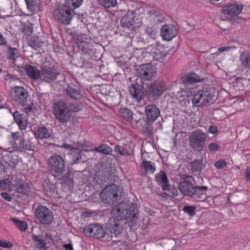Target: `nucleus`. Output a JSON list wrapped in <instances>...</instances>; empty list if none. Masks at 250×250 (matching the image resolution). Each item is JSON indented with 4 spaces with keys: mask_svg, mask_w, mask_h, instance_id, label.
<instances>
[{
    "mask_svg": "<svg viewBox=\"0 0 250 250\" xmlns=\"http://www.w3.org/2000/svg\"><path fill=\"white\" fill-rule=\"evenodd\" d=\"M143 58L151 57L152 60H163L167 56L166 50L162 45L155 43L144 48L142 52Z\"/></svg>",
    "mask_w": 250,
    "mask_h": 250,
    "instance_id": "obj_13",
    "label": "nucleus"
},
{
    "mask_svg": "<svg viewBox=\"0 0 250 250\" xmlns=\"http://www.w3.org/2000/svg\"><path fill=\"white\" fill-rule=\"evenodd\" d=\"M69 155L71 158L70 164L71 165L84 163V161L82 160L83 152L81 149L76 148H72Z\"/></svg>",
    "mask_w": 250,
    "mask_h": 250,
    "instance_id": "obj_30",
    "label": "nucleus"
},
{
    "mask_svg": "<svg viewBox=\"0 0 250 250\" xmlns=\"http://www.w3.org/2000/svg\"><path fill=\"white\" fill-rule=\"evenodd\" d=\"M111 213L112 218L121 222L129 218L126 222L131 227L137 226L139 223L138 208L128 200L123 201L115 206Z\"/></svg>",
    "mask_w": 250,
    "mask_h": 250,
    "instance_id": "obj_2",
    "label": "nucleus"
},
{
    "mask_svg": "<svg viewBox=\"0 0 250 250\" xmlns=\"http://www.w3.org/2000/svg\"><path fill=\"white\" fill-rule=\"evenodd\" d=\"M37 142L38 140L36 138H31L27 140L23 138L18 143H16L15 148L20 152L24 150L34 151L36 148Z\"/></svg>",
    "mask_w": 250,
    "mask_h": 250,
    "instance_id": "obj_23",
    "label": "nucleus"
},
{
    "mask_svg": "<svg viewBox=\"0 0 250 250\" xmlns=\"http://www.w3.org/2000/svg\"><path fill=\"white\" fill-rule=\"evenodd\" d=\"M164 194L170 197H176L178 195V189L174 186L169 185L168 189L164 191Z\"/></svg>",
    "mask_w": 250,
    "mask_h": 250,
    "instance_id": "obj_47",
    "label": "nucleus"
},
{
    "mask_svg": "<svg viewBox=\"0 0 250 250\" xmlns=\"http://www.w3.org/2000/svg\"><path fill=\"white\" fill-rule=\"evenodd\" d=\"M4 161L10 166L14 170L19 163V156L13 152H10L3 157Z\"/></svg>",
    "mask_w": 250,
    "mask_h": 250,
    "instance_id": "obj_31",
    "label": "nucleus"
},
{
    "mask_svg": "<svg viewBox=\"0 0 250 250\" xmlns=\"http://www.w3.org/2000/svg\"><path fill=\"white\" fill-rule=\"evenodd\" d=\"M40 71L36 66L26 64L24 70L27 75L34 80L41 78V81L53 83L61 74V69L58 63L51 58L46 59Z\"/></svg>",
    "mask_w": 250,
    "mask_h": 250,
    "instance_id": "obj_1",
    "label": "nucleus"
},
{
    "mask_svg": "<svg viewBox=\"0 0 250 250\" xmlns=\"http://www.w3.org/2000/svg\"><path fill=\"white\" fill-rule=\"evenodd\" d=\"M190 169L194 175H199L201 171L205 168L206 164L204 163L202 158L195 159L189 163Z\"/></svg>",
    "mask_w": 250,
    "mask_h": 250,
    "instance_id": "obj_29",
    "label": "nucleus"
},
{
    "mask_svg": "<svg viewBox=\"0 0 250 250\" xmlns=\"http://www.w3.org/2000/svg\"><path fill=\"white\" fill-rule=\"evenodd\" d=\"M70 111L74 112H78L81 111L82 108L80 105L78 104H70Z\"/></svg>",
    "mask_w": 250,
    "mask_h": 250,
    "instance_id": "obj_58",
    "label": "nucleus"
},
{
    "mask_svg": "<svg viewBox=\"0 0 250 250\" xmlns=\"http://www.w3.org/2000/svg\"><path fill=\"white\" fill-rule=\"evenodd\" d=\"M93 150L106 155H111L113 151L112 148L105 144H103L98 147H94Z\"/></svg>",
    "mask_w": 250,
    "mask_h": 250,
    "instance_id": "obj_40",
    "label": "nucleus"
},
{
    "mask_svg": "<svg viewBox=\"0 0 250 250\" xmlns=\"http://www.w3.org/2000/svg\"><path fill=\"white\" fill-rule=\"evenodd\" d=\"M227 165V163L225 160H218L216 161L214 166L217 169H222Z\"/></svg>",
    "mask_w": 250,
    "mask_h": 250,
    "instance_id": "obj_57",
    "label": "nucleus"
},
{
    "mask_svg": "<svg viewBox=\"0 0 250 250\" xmlns=\"http://www.w3.org/2000/svg\"><path fill=\"white\" fill-rule=\"evenodd\" d=\"M156 29H152V28H147L146 29V33L152 39L156 38V34L157 33Z\"/></svg>",
    "mask_w": 250,
    "mask_h": 250,
    "instance_id": "obj_59",
    "label": "nucleus"
},
{
    "mask_svg": "<svg viewBox=\"0 0 250 250\" xmlns=\"http://www.w3.org/2000/svg\"><path fill=\"white\" fill-rule=\"evenodd\" d=\"M154 180L157 185L161 187L163 191L168 189L169 180L167 173L163 170H160L155 175Z\"/></svg>",
    "mask_w": 250,
    "mask_h": 250,
    "instance_id": "obj_26",
    "label": "nucleus"
},
{
    "mask_svg": "<svg viewBox=\"0 0 250 250\" xmlns=\"http://www.w3.org/2000/svg\"><path fill=\"white\" fill-rule=\"evenodd\" d=\"M140 167L141 171H142L143 169H144L145 174L147 173L152 174L156 170L155 163L151 161H146L145 159L140 164Z\"/></svg>",
    "mask_w": 250,
    "mask_h": 250,
    "instance_id": "obj_34",
    "label": "nucleus"
},
{
    "mask_svg": "<svg viewBox=\"0 0 250 250\" xmlns=\"http://www.w3.org/2000/svg\"><path fill=\"white\" fill-rule=\"evenodd\" d=\"M66 96L74 100L79 101L82 100L85 93L81 84L70 83L67 84L65 87Z\"/></svg>",
    "mask_w": 250,
    "mask_h": 250,
    "instance_id": "obj_20",
    "label": "nucleus"
},
{
    "mask_svg": "<svg viewBox=\"0 0 250 250\" xmlns=\"http://www.w3.org/2000/svg\"><path fill=\"white\" fill-rule=\"evenodd\" d=\"M145 83L138 77H132L128 81V90L131 97L137 102L144 99L146 95Z\"/></svg>",
    "mask_w": 250,
    "mask_h": 250,
    "instance_id": "obj_6",
    "label": "nucleus"
},
{
    "mask_svg": "<svg viewBox=\"0 0 250 250\" xmlns=\"http://www.w3.org/2000/svg\"><path fill=\"white\" fill-rule=\"evenodd\" d=\"M105 229L100 224H96L95 231H94V234H93V238L105 241H111L112 237L110 236V234H107Z\"/></svg>",
    "mask_w": 250,
    "mask_h": 250,
    "instance_id": "obj_27",
    "label": "nucleus"
},
{
    "mask_svg": "<svg viewBox=\"0 0 250 250\" xmlns=\"http://www.w3.org/2000/svg\"><path fill=\"white\" fill-rule=\"evenodd\" d=\"M130 123H134L137 126L144 125L143 116L140 115V117H138L136 114L133 113L131 117V122Z\"/></svg>",
    "mask_w": 250,
    "mask_h": 250,
    "instance_id": "obj_51",
    "label": "nucleus"
},
{
    "mask_svg": "<svg viewBox=\"0 0 250 250\" xmlns=\"http://www.w3.org/2000/svg\"><path fill=\"white\" fill-rule=\"evenodd\" d=\"M196 208L194 206H185L182 208V210L184 211L185 213H187L189 216L191 217L193 216L195 214V210Z\"/></svg>",
    "mask_w": 250,
    "mask_h": 250,
    "instance_id": "obj_50",
    "label": "nucleus"
},
{
    "mask_svg": "<svg viewBox=\"0 0 250 250\" xmlns=\"http://www.w3.org/2000/svg\"><path fill=\"white\" fill-rule=\"evenodd\" d=\"M21 32L24 35L28 36L33 32V26L31 23H27L21 28Z\"/></svg>",
    "mask_w": 250,
    "mask_h": 250,
    "instance_id": "obj_49",
    "label": "nucleus"
},
{
    "mask_svg": "<svg viewBox=\"0 0 250 250\" xmlns=\"http://www.w3.org/2000/svg\"><path fill=\"white\" fill-rule=\"evenodd\" d=\"M48 166L53 175L65 172V162L63 156L53 155L48 160Z\"/></svg>",
    "mask_w": 250,
    "mask_h": 250,
    "instance_id": "obj_18",
    "label": "nucleus"
},
{
    "mask_svg": "<svg viewBox=\"0 0 250 250\" xmlns=\"http://www.w3.org/2000/svg\"><path fill=\"white\" fill-rule=\"evenodd\" d=\"M221 146L215 142L209 143L208 145V149L209 152H213L218 150L220 148Z\"/></svg>",
    "mask_w": 250,
    "mask_h": 250,
    "instance_id": "obj_52",
    "label": "nucleus"
},
{
    "mask_svg": "<svg viewBox=\"0 0 250 250\" xmlns=\"http://www.w3.org/2000/svg\"><path fill=\"white\" fill-rule=\"evenodd\" d=\"M123 227L124 225L121 222L114 218L111 217L107 221L105 229H107L109 232H107V234H110L112 238L113 236L118 238L123 231Z\"/></svg>",
    "mask_w": 250,
    "mask_h": 250,
    "instance_id": "obj_21",
    "label": "nucleus"
},
{
    "mask_svg": "<svg viewBox=\"0 0 250 250\" xmlns=\"http://www.w3.org/2000/svg\"><path fill=\"white\" fill-rule=\"evenodd\" d=\"M43 191L48 196H52L57 191V186L55 184L50 182L48 178H45L44 181Z\"/></svg>",
    "mask_w": 250,
    "mask_h": 250,
    "instance_id": "obj_33",
    "label": "nucleus"
},
{
    "mask_svg": "<svg viewBox=\"0 0 250 250\" xmlns=\"http://www.w3.org/2000/svg\"><path fill=\"white\" fill-rule=\"evenodd\" d=\"M145 85V97L151 103H154L159 100L167 90L165 83L158 79L153 82H146Z\"/></svg>",
    "mask_w": 250,
    "mask_h": 250,
    "instance_id": "obj_4",
    "label": "nucleus"
},
{
    "mask_svg": "<svg viewBox=\"0 0 250 250\" xmlns=\"http://www.w3.org/2000/svg\"><path fill=\"white\" fill-rule=\"evenodd\" d=\"M120 116L125 121L131 122V117L133 116L132 111L128 108H122L119 110Z\"/></svg>",
    "mask_w": 250,
    "mask_h": 250,
    "instance_id": "obj_39",
    "label": "nucleus"
},
{
    "mask_svg": "<svg viewBox=\"0 0 250 250\" xmlns=\"http://www.w3.org/2000/svg\"><path fill=\"white\" fill-rule=\"evenodd\" d=\"M96 224H90L83 228V232L87 237H92L95 229Z\"/></svg>",
    "mask_w": 250,
    "mask_h": 250,
    "instance_id": "obj_46",
    "label": "nucleus"
},
{
    "mask_svg": "<svg viewBox=\"0 0 250 250\" xmlns=\"http://www.w3.org/2000/svg\"><path fill=\"white\" fill-rule=\"evenodd\" d=\"M53 112L58 122L64 125L72 119V113L66 102L61 100L53 104Z\"/></svg>",
    "mask_w": 250,
    "mask_h": 250,
    "instance_id": "obj_5",
    "label": "nucleus"
},
{
    "mask_svg": "<svg viewBox=\"0 0 250 250\" xmlns=\"http://www.w3.org/2000/svg\"><path fill=\"white\" fill-rule=\"evenodd\" d=\"M157 68L151 63L134 65V77L140 79L142 82H148L154 79L157 74Z\"/></svg>",
    "mask_w": 250,
    "mask_h": 250,
    "instance_id": "obj_7",
    "label": "nucleus"
},
{
    "mask_svg": "<svg viewBox=\"0 0 250 250\" xmlns=\"http://www.w3.org/2000/svg\"><path fill=\"white\" fill-rule=\"evenodd\" d=\"M229 21L231 22L232 24L236 25L237 24H242L244 21V20L242 17H236L230 19Z\"/></svg>",
    "mask_w": 250,
    "mask_h": 250,
    "instance_id": "obj_55",
    "label": "nucleus"
},
{
    "mask_svg": "<svg viewBox=\"0 0 250 250\" xmlns=\"http://www.w3.org/2000/svg\"><path fill=\"white\" fill-rule=\"evenodd\" d=\"M4 78L6 80H8L10 79H16V80H19V76L18 75L16 74H10L9 72H7L5 73V74L3 76Z\"/></svg>",
    "mask_w": 250,
    "mask_h": 250,
    "instance_id": "obj_56",
    "label": "nucleus"
},
{
    "mask_svg": "<svg viewBox=\"0 0 250 250\" xmlns=\"http://www.w3.org/2000/svg\"><path fill=\"white\" fill-rule=\"evenodd\" d=\"M115 152L120 154V155H125V148L121 146L116 145L114 148Z\"/></svg>",
    "mask_w": 250,
    "mask_h": 250,
    "instance_id": "obj_53",
    "label": "nucleus"
},
{
    "mask_svg": "<svg viewBox=\"0 0 250 250\" xmlns=\"http://www.w3.org/2000/svg\"><path fill=\"white\" fill-rule=\"evenodd\" d=\"M139 115L143 116L144 125L148 129L160 115V111L155 104H150L145 106L144 113L140 112Z\"/></svg>",
    "mask_w": 250,
    "mask_h": 250,
    "instance_id": "obj_14",
    "label": "nucleus"
},
{
    "mask_svg": "<svg viewBox=\"0 0 250 250\" xmlns=\"http://www.w3.org/2000/svg\"><path fill=\"white\" fill-rule=\"evenodd\" d=\"M31 238L37 250H48L49 246L47 245L50 244L49 240L52 236L45 230L42 231L41 234L38 235L32 234Z\"/></svg>",
    "mask_w": 250,
    "mask_h": 250,
    "instance_id": "obj_19",
    "label": "nucleus"
},
{
    "mask_svg": "<svg viewBox=\"0 0 250 250\" xmlns=\"http://www.w3.org/2000/svg\"><path fill=\"white\" fill-rule=\"evenodd\" d=\"M243 6L244 5L242 3L234 1L224 6L222 9V11L225 15L230 16L238 15L242 11Z\"/></svg>",
    "mask_w": 250,
    "mask_h": 250,
    "instance_id": "obj_25",
    "label": "nucleus"
},
{
    "mask_svg": "<svg viewBox=\"0 0 250 250\" xmlns=\"http://www.w3.org/2000/svg\"><path fill=\"white\" fill-rule=\"evenodd\" d=\"M246 179L250 181V168H247L246 170Z\"/></svg>",
    "mask_w": 250,
    "mask_h": 250,
    "instance_id": "obj_64",
    "label": "nucleus"
},
{
    "mask_svg": "<svg viewBox=\"0 0 250 250\" xmlns=\"http://www.w3.org/2000/svg\"><path fill=\"white\" fill-rule=\"evenodd\" d=\"M144 10L142 7L136 8L134 10H128L126 14L123 16L121 20L120 23L121 26L125 30H131L134 28L133 26L136 23L135 19H138V16L140 14H143Z\"/></svg>",
    "mask_w": 250,
    "mask_h": 250,
    "instance_id": "obj_15",
    "label": "nucleus"
},
{
    "mask_svg": "<svg viewBox=\"0 0 250 250\" xmlns=\"http://www.w3.org/2000/svg\"><path fill=\"white\" fill-rule=\"evenodd\" d=\"M10 219L21 231L25 232L27 229V224L26 222L15 218H11Z\"/></svg>",
    "mask_w": 250,
    "mask_h": 250,
    "instance_id": "obj_44",
    "label": "nucleus"
},
{
    "mask_svg": "<svg viewBox=\"0 0 250 250\" xmlns=\"http://www.w3.org/2000/svg\"><path fill=\"white\" fill-rule=\"evenodd\" d=\"M214 89L211 87L204 88L195 94L192 99L194 106L202 107L212 104L214 101Z\"/></svg>",
    "mask_w": 250,
    "mask_h": 250,
    "instance_id": "obj_9",
    "label": "nucleus"
},
{
    "mask_svg": "<svg viewBox=\"0 0 250 250\" xmlns=\"http://www.w3.org/2000/svg\"><path fill=\"white\" fill-rule=\"evenodd\" d=\"M78 51L82 55L91 56L92 54V45L86 42H82L78 46Z\"/></svg>",
    "mask_w": 250,
    "mask_h": 250,
    "instance_id": "obj_36",
    "label": "nucleus"
},
{
    "mask_svg": "<svg viewBox=\"0 0 250 250\" xmlns=\"http://www.w3.org/2000/svg\"><path fill=\"white\" fill-rule=\"evenodd\" d=\"M54 178L58 180L61 181V184L64 188H66L69 189L74 187V175L72 172L69 169L66 172H62L54 175Z\"/></svg>",
    "mask_w": 250,
    "mask_h": 250,
    "instance_id": "obj_22",
    "label": "nucleus"
},
{
    "mask_svg": "<svg viewBox=\"0 0 250 250\" xmlns=\"http://www.w3.org/2000/svg\"><path fill=\"white\" fill-rule=\"evenodd\" d=\"M241 62V65L242 68L250 69V51L242 52L239 57Z\"/></svg>",
    "mask_w": 250,
    "mask_h": 250,
    "instance_id": "obj_37",
    "label": "nucleus"
},
{
    "mask_svg": "<svg viewBox=\"0 0 250 250\" xmlns=\"http://www.w3.org/2000/svg\"><path fill=\"white\" fill-rule=\"evenodd\" d=\"M150 14L155 15V18L154 20L158 21V22L161 21L163 20V16L162 15L160 14L158 12H156L154 10L150 11Z\"/></svg>",
    "mask_w": 250,
    "mask_h": 250,
    "instance_id": "obj_54",
    "label": "nucleus"
},
{
    "mask_svg": "<svg viewBox=\"0 0 250 250\" xmlns=\"http://www.w3.org/2000/svg\"><path fill=\"white\" fill-rule=\"evenodd\" d=\"M74 11L72 9L67 8L63 4L55 8L53 11V17L58 23L63 25H69L70 24L74 15Z\"/></svg>",
    "mask_w": 250,
    "mask_h": 250,
    "instance_id": "obj_12",
    "label": "nucleus"
},
{
    "mask_svg": "<svg viewBox=\"0 0 250 250\" xmlns=\"http://www.w3.org/2000/svg\"><path fill=\"white\" fill-rule=\"evenodd\" d=\"M35 137L40 139H46L50 137L51 134L48 129L43 125L40 124L35 130Z\"/></svg>",
    "mask_w": 250,
    "mask_h": 250,
    "instance_id": "obj_32",
    "label": "nucleus"
},
{
    "mask_svg": "<svg viewBox=\"0 0 250 250\" xmlns=\"http://www.w3.org/2000/svg\"><path fill=\"white\" fill-rule=\"evenodd\" d=\"M17 191L21 195L29 196L31 194L30 187L28 184L24 183L19 184L17 186Z\"/></svg>",
    "mask_w": 250,
    "mask_h": 250,
    "instance_id": "obj_38",
    "label": "nucleus"
},
{
    "mask_svg": "<svg viewBox=\"0 0 250 250\" xmlns=\"http://www.w3.org/2000/svg\"><path fill=\"white\" fill-rule=\"evenodd\" d=\"M41 38L35 35H32L28 41V44L33 49L36 50H40L43 44Z\"/></svg>",
    "mask_w": 250,
    "mask_h": 250,
    "instance_id": "obj_35",
    "label": "nucleus"
},
{
    "mask_svg": "<svg viewBox=\"0 0 250 250\" xmlns=\"http://www.w3.org/2000/svg\"><path fill=\"white\" fill-rule=\"evenodd\" d=\"M188 177L190 176L183 174L178 183V188L181 194L184 196H188L191 199L205 198L206 196L205 191L208 190V187L203 186H194L186 180Z\"/></svg>",
    "mask_w": 250,
    "mask_h": 250,
    "instance_id": "obj_3",
    "label": "nucleus"
},
{
    "mask_svg": "<svg viewBox=\"0 0 250 250\" xmlns=\"http://www.w3.org/2000/svg\"><path fill=\"white\" fill-rule=\"evenodd\" d=\"M83 0H65L63 3L67 8L72 9L73 11L79 7L83 3Z\"/></svg>",
    "mask_w": 250,
    "mask_h": 250,
    "instance_id": "obj_41",
    "label": "nucleus"
},
{
    "mask_svg": "<svg viewBox=\"0 0 250 250\" xmlns=\"http://www.w3.org/2000/svg\"><path fill=\"white\" fill-rule=\"evenodd\" d=\"M123 193L121 187L111 184L104 188L100 193V198L104 204L110 205L120 199V196H123Z\"/></svg>",
    "mask_w": 250,
    "mask_h": 250,
    "instance_id": "obj_8",
    "label": "nucleus"
},
{
    "mask_svg": "<svg viewBox=\"0 0 250 250\" xmlns=\"http://www.w3.org/2000/svg\"><path fill=\"white\" fill-rule=\"evenodd\" d=\"M204 77L202 74H198L194 72H190L182 75L180 79L181 89L185 92H191L192 85L194 83L202 82Z\"/></svg>",
    "mask_w": 250,
    "mask_h": 250,
    "instance_id": "obj_11",
    "label": "nucleus"
},
{
    "mask_svg": "<svg viewBox=\"0 0 250 250\" xmlns=\"http://www.w3.org/2000/svg\"><path fill=\"white\" fill-rule=\"evenodd\" d=\"M15 122L18 125L19 128L21 130H25L27 127L28 118L26 115L21 113L20 111L16 110L13 113Z\"/></svg>",
    "mask_w": 250,
    "mask_h": 250,
    "instance_id": "obj_28",
    "label": "nucleus"
},
{
    "mask_svg": "<svg viewBox=\"0 0 250 250\" xmlns=\"http://www.w3.org/2000/svg\"><path fill=\"white\" fill-rule=\"evenodd\" d=\"M1 196L7 201H12V198L10 194L7 192H4L1 193Z\"/></svg>",
    "mask_w": 250,
    "mask_h": 250,
    "instance_id": "obj_61",
    "label": "nucleus"
},
{
    "mask_svg": "<svg viewBox=\"0 0 250 250\" xmlns=\"http://www.w3.org/2000/svg\"><path fill=\"white\" fill-rule=\"evenodd\" d=\"M6 56L8 59L15 60L19 56V51L17 48L8 46L6 50Z\"/></svg>",
    "mask_w": 250,
    "mask_h": 250,
    "instance_id": "obj_42",
    "label": "nucleus"
},
{
    "mask_svg": "<svg viewBox=\"0 0 250 250\" xmlns=\"http://www.w3.org/2000/svg\"><path fill=\"white\" fill-rule=\"evenodd\" d=\"M101 5L106 8H109L116 6L117 3L116 0H100Z\"/></svg>",
    "mask_w": 250,
    "mask_h": 250,
    "instance_id": "obj_48",
    "label": "nucleus"
},
{
    "mask_svg": "<svg viewBox=\"0 0 250 250\" xmlns=\"http://www.w3.org/2000/svg\"><path fill=\"white\" fill-rule=\"evenodd\" d=\"M13 246V245L9 241L4 242L2 240H0V247L5 248H11Z\"/></svg>",
    "mask_w": 250,
    "mask_h": 250,
    "instance_id": "obj_60",
    "label": "nucleus"
},
{
    "mask_svg": "<svg viewBox=\"0 0 250 250\" xmlns=\"http://www.w3.org/2000/svg\"><path fill=\"white\" fill-rule=\"evenodd\" d=\"M11 137L12 140L11 141L12 145L14 148L16 147V143H18L19 142L21 141V140L24 138V134L23 132L21 131H17L15 132H11Z\"/></svg>",
    "mask_w": 250,
    "mask_h": 250,
    "instance_id": "obj_45",
    "label": "nucleus"
},
{
    "mask_svg": "<svg viewBox=\"0 0 250 250\" xmlns=\"http://www.w3.org/2000/svg\"><path fill=\"white\" fill-rule=\"evenodd\" d=\"M37 220L42 224L51 225L54 220L52 211L46 206L38 205L35 210Z\"/></svg>",
    "mask_w": 250,
    "mask_h": 250,
    "instance_id": "obj_16",
    "label": "nucleus"
},
{
    "mask_svg": "<svg viewBox=\"0 0 250 250\" xmlns=\"http://www.w3.org/2000/svg\"><path fill=\"white\" fill-rule=\"evenodd\" d=\"M208 132L214 134L218 132V128L216 125H211L208 128Z\"/></svg>",
    "mask_w": 250,
    "mask_h": 250,
    "instance_id": "obj_62",
    "label": "nucleus"
},
{
    "mask_svg": "<svg viewBox=\"0 0 250 250\" xmlns=\"http://www.w3.org/2000/svg\"><path fill=\"white\" fill-rule=\"evenodd\" d=\"M62 247L66 250H74L73 246L71 243L64 244Z\"/></svg>",
    "mask_w": 250,
    "mask_h": 250,
    "instance_id": "obj_63",
    "label": "nucleus"
},
{
    "mask_svg": "<svg viewBox=\"0 0 250 250\" xmlns=\"http://www.w3.org/2000/svg\"><path fill=\"white\" fill-rule=\"evenodd\" d=\"M177 35V30L172 24H166L161 27L160 35L163 40L170 41Z\"/></svg>",
    "mask_w": 250,
    "mask_h": 250,
    "instance_id": "obj_24",
    "label": "nucleus"
},
{
    "mask_svg": "<svg viewBox=\"0 0 250 250\" xmlns=\"http://www.w3.org/2000/svg\"><path fill=\"white\" fill-rule=\"evenodd\" d=\"M10 92L13 104L22 106L27 104L28 93L23 87L15 86L11 89Z\"/></svg>",
    "mask_w": 250,
    "mask_h": 250,
    "instance_id": "obj_17",
    "label": "nucleus"
},
{
    "mask_svg": "<svg viewBox=\"0 0 250 250\" xmlns=\"http://www.w3.org/2000/svg\"><path fill=\"white\" fill-rule=\"evenodd\" d=\"M27 9L31 11H38L40 9L41 0H25Z\"/></svg>",
    "mask_w": 250,
    "mask_h": 250,
    "instance_id": "obj_43",
    "label": "nucleus"
},
{
    "mask_svg": "<svg viewBox=\"0 0 250 250\" xmlns=\"http://www.w3.org/2000/svg\"><path fill=\"white\" fill-rule=\"evenodd\" d=\"M207 135L200 129H196L189 134V146L194 151L201 152L204 150Z\"/></svg>",
    "mask_w": 250,
    "mask_h": 250,
    "instance_id": "obj_10",
    "label": "nucleus"
}]
</instances>
